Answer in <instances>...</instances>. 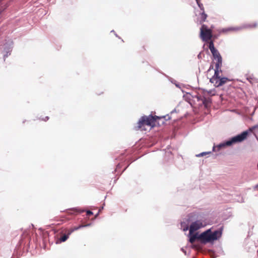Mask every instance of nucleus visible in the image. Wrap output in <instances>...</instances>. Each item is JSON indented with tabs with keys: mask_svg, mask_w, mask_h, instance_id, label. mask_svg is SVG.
<instances>
[{
	"mask_svg": "<svg viewBox=\"0 0 258 258\" xmlns=\"http://www.w3.org/2000/svg\"><path fill=\"white\" fill-rule=\"evenodd\" d=\"M160 117L157 116H153L150 115L148 116H143L139 119L138 122L137 128L138 130L141 131H146L147 128L146 127L151 129L155 126L156 121L157 119H160Z\"/></svg>",
	"mask_w": 258,
	"mask_h": 258,
	"instance_id": "obj_1",
	"label": "nucleus"
},
{
	"mask_svg": "<svg viewBox=\"0 0 258 258\" xmlns=\"http://www.w3.org/2000/svg\"><path fill=\"white\" fill-rule=\"evenodd\" d=\"M222 66H215L214 76L210 79V82L213 84L216 87L222 86L231 80L226 77H222L220 74L222 73Z\"/></svg>",
	"mask_w": 258,
	"mask_h": 258,
	"instance_id": "obj_2",
	"label": "nucleus"
},
{
	"mask_svg": "<svg viewBox=\"0 0 258 258\" xmlns=\"http://www.w3.org/2000/svg\"><path fill=\"white\" fill-rule=\"evenodd\" d=\"M222 235V232L219 230H216L212 232L211 229H208L199 235L200 240L204 243L212 242L219 238Z\"/></svg>",
	"mask_w": 258,
	"mask_h": 258,
	"instance_id": "obj_3",
	"label": "nucleus"
},
{
	"mask_svg": "<svg viewBox=\"0 0 258 258\" xmlns=\"http://www.w3.org/2000/svg\"><path fill=\"white\" fill-rule=\"evenodd\" d=\"M247 135L248 132L247 131L243 132L241 134L233 137L225 143L220 144L216 147H214L213 151H219L221 148L225 146H229L236 143L241 142L247 138Z\"/></svg>",
	"mask_w": 258,
	"mask_h": 258,
	"instance_id": "obj_4",
	"label": "nucleus"
},
{
	"mask_svg": "<svg viewBox=\"0 0 258 258\" xmlns=\"http://www.w3.org/2000/svg\"><path fill=\"white\" fill-rule=\"evenodd\" d=\"M200 37L203 41L209 42L212 39V29H210L205 24H203L200 28Z\"/></svg>",
	"mask_w": 258,
	"mask_h": 258,
	"instance_id": "obj_5",
	"label": "nucleus"
},
{
	"mask_svg": "<svg viewBox=\"0 0 258 258\" xmlns=\"http://www.w3.org/2000/svg\"><path fill=\"white\" fill-rule=\"evenodd\" d=\"M206 225V222L203 220H198L192 222L189 227V234L191 235L195 231L205 227Z\"/></svg>",
	"mask_w": 258,
	"mask_h": 258,
	"instance_id": "obj_6",
	"label": "nucleus"
},
{
	"mask_svg": "<svg viewBox=\"0 0 258 258\" xmlns=\"http://www.w3.org/2000/svg\"><path fill=\"white\" fill-rule=\"evenodd\" d=\"M214 59L216 61L215 62V66H217V67H219V66H222V58L219 52L216 49L213 51L211 52Z\"/></svg>",
	"mask_w": 258,
	"mask_h": 258,
	"instance_id": "obj_7",
	"label": "nucleus"
},
{
	"mask_svg": "<svg viewBox=\"0 0 258 258\" xmlns=\"http://www.w3.org/2000/svg\"><path fill=\"white\" fill-rule=\"evenodd\" d=\"M83 225H79L77 227H74L73 228H71L67 230V234L63 235L62 236H61L59 238V241L60 242H64L66 241L68 238H69V236L72 232H73L75 230H77L79 229L80 228L83 227Z\"/></svg>",
	"mask_w": 258,
	"mask_h": 258,
	"instance_id": "obj_8",
	"label": "nucleus"
},
{
	"mask_svg": "<svg viewBox=\"0 0 258 258\" xmlns=\"http://www.w3.org/2000/svg\"><path fill=\"white\" fill-rule=\"evenodd\" d=\"M83 212V210H81L80 209H79L78 208H73L67 210L66 212L68 215H75Z\"/></svg>",
	"mask_w": 258,
	"mask_h": 258,
	"instance_id": "obj_9",
	"label": "nucleus"
},
{
	"mask_svg": "<svg viewBox=\"0 0 258 258\" xmlns=\"http://www.w3.org/2000/svg\"><path fill=\"white\" fill-rule=\"evenodd\" d=\"M189 241L191 243H194L195 241H196V240H197V239L200 240L199 235H198V233L193 234V233H192L191 235H190L189 234Z\"/></svg>",
	"mask_w": 258,
	"mask_h": 258,
	"instance_id": "obj_10",
	"label": "nucleus"
},
{
	"mask_svg": "<svg viewBox=\"0 0 258 258\" xmlns=\"http://www.w3.org/2000/svg\"><path fill=\"white\" fill-rule=\"evenodd\" d=\"M207 18V15L205 13V11H202L200 14V22L201 24H202L204 22H205L206 19Z\"/></svg>",
	"mask_w": 258,
	"mask_h": 258,
	"instance_id": "obj_11",
	"label": "nucleus"
},
{
	"mask_svg": "<svg viewBox=\"0 0 258 258\" xmlns=\"http://www.w3.org/2000/svg\"><path fill=\"white\" fill-rule=\"evenodd\" d=\"M209 43V48L210 49L211 52L213 51L216 49L215 48L214 44V40L211 39L209 42H207Z\"/></svg>",
	"mask_w": 258,
	"mask_h": 258,
	"instance_id": "obj_12",
	"label": "nucleus"
},
{
	"mask_svg": "<svg viewBox=\"0 0 258 258\" xmlns=\"http://www.w3.org/2000/svg\"><path fill=\"white\" fill-rule=\"evenodd\" d=\"M234 29L232 28H224L219 31V33H226L228 32L234 30Z\"/></svg>",
	"mask_w": 258,
	"mask_h": 258,
	"instance_id": "obj_13",
	"label": "nucleus"
},
{
	"mask_svg": "<svg viewBox=\"0 0 258 258\" xmlns=\"http://www.w3.org/2000/svg\"><path fill=\"white\" fill-rule=\"evenodd\" d=\"M258 24L256 22H253L248 25V26L251 28H255L257 26Z\"/></svg>",
	"mask_w": 258,
	"mask_h": 258,
	"instance_id": "obj_14",
	"label": "nucleus"
},
{
	"mask_svg": "<svg viewBox=\"0 0 258 258\" xmlns=\"http://www.w3.org/2000/svg\"><path fill=\"white\" fill-rule=\"evenodd\" d=\"M198 6L199 7V8H200L201 11H205V10H204V6L200 2H198V3H197Z\"/></svg>",
	"mask_w": 258,
	"mask_h": 258,
	"instance_id": "obj_15",
	"label": "nucleus"
},
{
	"mask_svg": "<svg viewBox=\"0 0 258 258\" xmlns=\"http://www.w3.org/2000/svg\"><path fill=\"white\" fill-rule=\"evenodd\" d=\"M203 103L206 106H207L208 105L209 103H210V101H209L208 100L205 99L204 101H203Z\"/></svg>",
	"mask_w": 258,
	"mask_h": 258,
	"instance_id": "obj_16",
	"label": "nucleus"
},
{
	"mask_svg": "<svg viewBox=\"0 0 258 258\" xmlns=\"http://www.w3.org/2000/svg\"><path fill=\"white\" fill-rule=\"evenodd\" d=\"M86 215L87 216L90 217L91 215H93V213L91 211H87Z\"/></svg>",
	"mask_w": 258,
	"mask_h": 258,
	"instance_id": "obj_17",
	"label": "nucleus"
},
{
	"mask_svg": "<svg viewBox=\"0 0 258 258\" xmlns=\"http://www.w3.org/2000/svg\"><path fill=\"white\" fill-rule=\"evenodd\" d=\"M218 37V35H216V34H213V36H212V40H215L216 39H217Z\"/></svg>",
	"mask_w": 258,
	"mask_h": 258,
	"instance_id": "obj_18",
	"label": "nucleus"
},
{
	"mask_svg": "<svg viewBox=\"0 0 258 258\" xmlns=\"http://www.w3.org/2000/svg\"><path fill=\"white\" fill-rule=\"evenodd\" d=\"M2 0H0V2ZM5 8H3L2 6H1L0 5V14L1 13V12L5 9Z\"/></svg>",
	"mask_w": 258,
	"mask_h": 258,
	"instance_id": "obj_19",
	"label": "nucleus"
},
{
	"mask_svg": "<svg viewBox=\"0 0 258 258\" xmlns=\"http://www.w3.org/2000/svg\"><path fill=\"white\" fill-rule=\"evenodd\" d=\"M207 153L206 152H203L199 154L198 156H203L204 155H206Z\"/></svg>",
	"mask_w": 258,
	"mask_h": 258,
	"instance_id": "obj_20",
	"label": "nucleus"
},
{
	"mask_svg": "<svg viewBox=\"0 0 258 258\" xmlns=\"http://www.w3.org/2000/svg\"><path fill=\"white\" fill-rule=\"evenodd\" d=\"M49 119V117L48 116H46L45 118H43L42 120L46 121Z\"/></svg>",
	"mask_w": 258,
	"mask_h": 258,
	"instance_id": "obj_21",
	"label": "nucleus"
},
{
	"mask_svg": "<svg viewBox=\"0 0 258 258\" xmlns=\"http://www.w3.org/2000/svg\"><path fill=\"white\" fill-rule=\"evenodd\" d=\"M196 2H197V3H198V2H200V0H196Z\"/></svg>",
	"mask_w": 258,
	"mask_h": 258,
	"instance_id": "obj_22",
	"label": "nucleus"
},
{
	"mask_svg": "<svg viewBox=\"0 0 258 258\" xmlns=\"http://www.w3.org/2000/svg\"><path fill=\"white\" fill-rule=\"evenodd\" d=\"M83 226H84V227L86 226V225H83ZM89 225L88 224H87V226H88ZM84 227V226L83 227Z\"/></svg>",
	"mask_w": 258,
	"mask_h": 258,
	"instance_id": "obj_23",
	"label": "nucleus"
}]
</instances>
